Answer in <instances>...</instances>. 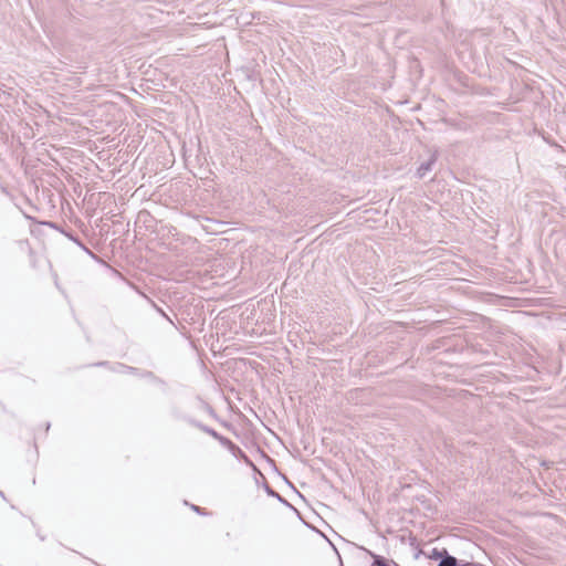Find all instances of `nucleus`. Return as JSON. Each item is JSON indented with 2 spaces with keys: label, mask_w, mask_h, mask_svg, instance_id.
<instances>
[{
  "label": "nucleus",
  "mask_w": 566,
  "mask_h": 566,
  "mask_svg": "<svg viewBox=\"0 0 566 566\" xmlns=\"http://www.w3.org/2000/svg\"><path fill=\"white\" fill-rule=\"evenodd\" d=\"M115 371L117 373H129V374H133L135 373V368L134 367H129V366H126V365H123V364H117L116 367L114 368Z\"/></svg>",
  "instance_id": "obj_6"
},
{
  "label": "nucleus",
  "mask_w": 566,
  "mask_h": 566,
  "mask_svg": "<svg viewBox=\"0 0 566 566\" xmlns=\"http://www.w3.org/2000/svg\"><path fill=\"white\" fill-rule=\"evenodd\" d=\"M30 232H31V234H32V235L35 233V230H34V228H33V224H31V226H30Z\"/></svg>",
  "instance_id": "obj_15"
},
{
  "label": "nucleus",
  "mask_w": 566,
  "mask_h": 566,
  "mask_svg": "<svg viewBox=\"0 0 566 566\" xmlns=\"http://www.w3.org/2000/svg\"><path fill=\"white\" fill-rule=\"evenodd\" d=\"M18 247L20 249V251H27L31 259H30V265L32 268L35 266V259L33 258V249L31 248V244L29 242V240H19L18 242Z\"/></svg>",
  "instance_id": "obj_2"
},
{
  "label": "nucleus",
  "mask_w": 566,
  "mask_h": 566,
  "mask_svg": "<svg viewBox=\"0 0 566 566\" xmlns=\"http://www.w3.org/2000/svg\"><path fill=\"white\" fill-rule=\"evenodd\" d=\"M0 497H2L3 500H6V495L4 493L0 490Z\"/></svg>",
  "instance_id": "obj_16"
},
{
  "label": "nucleus",
  "mask_w": 566,
  "mask_h": 566,
  "mask_svg": "<svg viewBox=\"0 0 566 566\" xmlns=\"http://www.w3.org/2000/svg\"><path fill=\"white\" fill-rule=\"evenodd\" d=\"M438 566H458V560L455 557L446 553V556L440 560Z\"/></svg>",
  "instance_id": "obj_5"
},
{
  "label": "nucleus",
  "mask_w": 566,
  "mask_h": 566,
  "mask_svg": "<svg viewBox=\"0 0 566 566\" xmlns=\"http://www.w3.org/2000/svg\"><path fill=\"white\" fill-rule=\"evenodd\" d=\"M472 566H482V565H480V564H472Z\"/></svg>",
  "instance_id": "obj_17"
},
{
  "label": "nucleus",
  "mask_w": 566,
  "mask_h": 566,
  "mask_svg": "<svg viewBox=\"0 0 566 566\" xmlns=\"http://www.w3.org/2000/svg\"><path fill=\"white\" fill-rule=\"evenodd\" d=\"M220 443L226 447L235 458L244 459L245 461H249L245 453L237 446L234 444L230 439L223 437V439H220Z\"/></svg>",
  "instance_id": "obj_1"
},
{
  "label": "nucleus",
  "mask_w": 566,
  "mask_h": 566,
  "mask_svg": "<svg viewBox=\"0 0 566 566\" xmlns=\"http://www.w3.org/2000/svg\"><path fill=\"white\" fill-rule=\"evenodd\" d=\"M265 490L269 495L276 497L280 502L287 503L277 492L272 490L270 486H266Z\"/></svg>",
  "instance_id": "obj_8"
},
{
  "label": "nucleus",
  "mask_w": 566,
  "mask_h": 566,
  "mask_svg": "<svg viewBox=\"0 0 566 566\" xmlns=\"http://www.w3.org/2000/svg\"><path fill=\"white\" fill-rule=\"evenodd\" d=\"M36 224H38V227H39V226H42V227H49V228H51V229L57 230V229H56V227H55V224H54V223H52V222H42V221H36Z\"/></svg>",
  "instance_id": "obj_11"
},
{
  "label": "nucleus",
  "mask_w": 566,
  "mask_h": 566,
  "mask_svg": "<svg viewBox=\"0 0 566 566\" xmlns=\"http://www.w3.org/2000/svg\"><path fill=\"white\" fill-rule=\"evenodd\" d=\"M196 426L201 429L203 432L208 433L209 436H211L212 438H214L216 440H218L220 442V439H223V436H221L219 432H217L214 429L208 427V426H205L202 423H199L197 422Z\"/></svg>",
  "instance_id": "obj_4"
},
{
  "label": "nucleus",
  "mask_w": 566,
  "mask_h": 566,
  "mask_svg": "<svg viewBox=\"0 0 566 566\" xmlns=\"http://www.w3.org/2000/svg\"><path fill=\"white\" fill-rule=\"evenodd\" d=\"M154 307L156 308V311L163 316L165 317L172 326H176L174 321L160 308L158 307L157 305L154 304Z\"/></svg>",
  "instance_id": "obj_9"
},
{
  "label": "nucleus",
  "mask_w": 566,
  "mask_h": 566,
  "mask_svg": "<svg viewBox=\"0 0 566 566\" xmlns=\"http://www.w3.org/2000/svg\"><path fill=\"white\" fill-rule=\"evenodd\" d=\"M23 214H24V217H25L28 220H30L32 223H35V217L30 216V214H28V213H23Z\"/></svg>",
  "instance_id": "obj_12"
},
{
  "label": "nucleus",
  "mask_w": 566,
  "mask_h": 566,
  "mask_svg": "<svg viewBox=\"0 0 566 566\" xmlns=\"http://www.w3.org/2000/svg\"><path fill=\"white\" fill-rule=\"evenodd\" d=\"M434 161H436V156L433 155L428 161L422 163L417 170V176L419 178H423L426 176V174L431 170Z\"/></svg>",
  "instance_id": "obj_3"
},
{
  "label": "nucleus",
  "mask_w": 566,
  "mask_h": 566,
  "mask_svg": "<svg viewBox=\"0 0 566 566\" xmlns=\"http://www.w3.org/2000/svg\"><path fill=\"white\" fill-rule=\"evenodd\" d=\"M191 507H192V510H193L195 512H197V513H201V509H200L199 506H197V505H192Z\"/></svg>",
  "instance_id": "obj_13"
},
{
  "label": "nucleus",
  "mask_w": 566,
  "mask_h": 566,
  "mask_svg": "<svg viewBox=\"0 0 566 566\" xmlns=\"http://www.w3.org/2000/svg\"><path fill=\"white\" fill-rule=\"evenodd\" d=\"M464 566H469V565H464ZM470 566H472V565H470Z\"/></svg>",
  "instance_id": "obj_18"
},
{
  "label": "nucleus",
  "mask_w": 566,
  "mask_h": 566,
  "mask_svg": "<svg viewBox=\"0 0 566 566\" xmlns=\"http://www.w3.org/2000/svg\"><path fill=\"white\" fill-rule=\"evenodd\" d=\"M371 566H388L381 557H375Z\"/></svg>",
  "instance_id": "obj_10"
},
{
  "label": "nucleus",
  "mask_w": 566,
  "mask_h": 566,
  "mask_svg": "<svg viewBox=\"0 0 566 566\" xmlns=\"http://www.w3.org/2000/svg\"><path fill=\"white\" fill-rule=\"evenodd\" d=\"M30 181L31 184H35V176L30 174Z\"/></svg>",
  "instance_id": "obj_14"
},
{
  "label": "nucleus",
  "mask_w": 566,
  "mask_h": 566,
  "mask_svg": "<svg viewBox=\"0 0 566 566\" xmlns=\"http://www.w3.org/2000/svg\"><path fill=\"white\" fill-rule=\"evenodd\" d=\"M71 240H73L78 247H81L87 254H90L92 258H96V255L87 249L81 241H78L76 238L70 237Z\"/></svg>",
  "instance_id": "obj_7"
}]
</instances>
